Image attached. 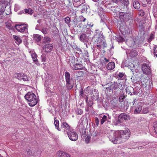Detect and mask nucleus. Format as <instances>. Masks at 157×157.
<instances>
[{
  "label": "nucleus",
  "mask_w": 157,
  "mask_h": 157,
  "mask_svg": "<svg viewBox=\"0 0 157 157\" xmlns=\"http://www.w3.org/2000/svg\"><path fill=\"white\" fill-rule=\"evenodd\" d=\"M86 136V133L85 130L84 129L82 130L81 136L82 137L85 138Z\"/></svg>",
  "instance_id": "40"
},
{
  "label": "nucleus",
  "mask_w": 157,
  "mask_h": 157,
  "mask_svg": "<svg viewBox=\"0 0 157 157\" xmlns=\"http://www.w3.org/2000/svg\"><path fill=\"white\" fill-rule=\"evenodd\" d=\"M154 54L157 57V47L154 49Z\"/></svg>",
  "instance_id": "53"
},
{
  "label": "nucleus",
  "mask_w": 157,
  "mask_h": 157,
  "mask_svg": "<svg viewBox=\"0 0 157 157\" xmlns=\"http://www.w3.org/2000/svg\"><path fill=\"white\" fill-rule=\"evenodd\" d=\"M140 82L145 87L147 86L149 82V81L148 80L147 76L144 74L141 75Z\"/></svg>",
  "instance_id": "10"
},
{
  "label": "nucleus",
  "mask_w": 157,
  "mask_h": 157,
  "mask_svg": "<svg viewBox=\"0 0 157 157\" xmlns=\"http://www.w3.org/2000/svg\"><path fill=\"white\" fill-rule=\"evenodd\" d=\"M83 93V90L82 88H81L80 91V95L82 97Z\"/></svg>",
  "instance_id": "54"
},
{
  "label": "nucleus",
  "mask_w": 157,
  "mask_h": 157,
  "mask_svg": "<svg viewBox=\"0 0 157 157\" xmlns=\"http://www.w3.org/2000/svg\"><path fill=\"white\" fill-rule=\"evenodd\" d=\"M15 27L18 31L23 33L27 29L28 25L26 24H21V25L16 24Z\"/></svg>",
  "instance_id": "11"
},
{
  "label": "nucleus",
  "mask_w": 157,
  "mask_h": 157,
  "mask_svg": "<svg viewBox=\"0 0 157 157\" xmlns=\"http://www.w3.org/2000/svg\"><path fill=\"white\" fill-rule=\"evenodd\" d=\"M149 111L148 109L147 108H144L141 111V113L145 114L148 113Z\"/></svg>",
  "instance_id": "37"
},
{
  "label": "nucleus",
  "mask_w": 157,
  "mask_h": 157,
  "mask_svg": "<svg viewBox=\"0 0 157 157\" xmlns=\"http://www.w3.org/2000/svg\"><path fill=\"white\" fill-rule=\"evenodd\" d=\"M65 76L66 81V86L68 90L71 89L73 87V85L71 83V78H70V75L69 73L66 71L65 73Z\"/></svg>",
  "instance_id": "4"
},
{
  "label": "nucleus",
  "mask_w": 157,
  "mask_h": 157,
  "mask_svg": "<svg viewBox=\"0 0 157 157\" xmlns=\"http://www.w3.org/2000/svg\"><path fill=\"white\" fill-rule=\"evenodd\" d=\"M154 35L152 34H151L149 37L148 39V41L149 42H151V41L154 38Z\"/></svg>",
  "instance_id": "46"
},
{
  "label": "nucleus",
  "mask_w": 157,
  "mask_h": 157,
  "mask_svg": "<svg viewBox=\"0 0 157 157\" xmlns=\"http://www.w3.org/2000/svg\"><path fill=\"white\" fill-rule=\"evenodd\" d=\"M32 58L33 59V62L35 63H36L38 61L37 59V55L35 53H33L31 55Z\"/></svg>",
  "instance_id": "30"
},
{
  "label": "nucleus",
  "mask_w": 157,
  "mask_h": 157,
  "mask_svg": "<svg viewBox=\"0 0 157 157\" xmlns=\"http://www.w3.org/2000/svg\"><path fill=\"white\" fill-rule=\"evenodd\" d=\"M153 128L154 132L157 134V122H155L154 123V124Z\"/></svg>",
  "instance_id": "43"
},
{
  "label": "nucleus",
  "mask_w": 157,
  "mask_h": 157,
  "mask_svg": "<svg viewBox=\"0 0 157 157\" xmlns=\"http://www.w3.org/2000/svg\"><path fill=\"white\" fill-rule=\"evenodd\" d=\"M76 112L78 114H82L83 113L82 110L80 109H77L76 110Z\"/></svg>",
  "instance_id": "42"
},
{
  "label": "nucleus",
  "mask_w": 157,
  "mask_h": 157,
  "mask_svg": "<svg viewBox=\"0 0 157 157\" xmlns=\"http://www.w3.org/2000/svg\"><path fill=\"white\" fill-rule=\"evenodd\" d=\"M53 48L52 44H48L45 45L43 48V50L46 52H51Z\"/></svg>",
  "instance_id": "14"
},
{
  "label": "nucleus",
  "mask_w": 157,
  "mask_h": 157,
  "mask_svg": "<svg viewBox=\"0 0 157 157\" xmlns=\"http://www.w3.org/2000/svg\"><path fill=\"white\" fill-rule=\"evenodd\" d=\"M24 10L25 13L28 14H32L33 12V10L30 8H29L28 9H25Z\"/></svg>",
  "instance_id": "32"
},
{
  "label": "nucleus",
  "mask_w": 157,
  "mask_h": 157,
  "mask_svg": "<svg viewBox=\"0 0 157 157\" xmlns=\"http://www.w3.org/2000/svg\"><path fill=\"white\" fill-rule=\"evenodd\" d=\"M90 136H87L86 138L85 139V142L86 143H89L90 140L91 138H90Z\"/></svg>",
  "instance_id": "51"
},
{
  "label": "nucleus",
  "mask_w": 157,
  "mask_h": 157,
  "mask_svg": "<svg viewBox=\"0 0 157 157\" xmlns=\"http://www.w3.org/2000/svg\"><path fill=\"white\" fill-rule=\"evenodd\" d=\"M51 38L48 36H45L44 37L43 41L44 43H48L51 42Z\"/></svg>",
  "instance_id": "29"
},
{
  "label": "nucleus",
  "mask_w": 157,
  "mask_h": 157,
  "mask_svg": "<svg viewBox=\"0 0 157 157\" xmlns=\"http://www.w3.org/2000/svg\"><path fill=\"white\" fill-rule=\"evenodd\" d=\"M88 97H86V103H87V105L89 107H91L92 106V105L93 104V102L91 100H89L88 101Z\"/></svg>",
  "instance_id": "33"
},
{
  "label": "nucleus",
  "mask_w": 157,
  "mask_h": 157,
  "mask_svg": "<svg viewBox=\"0 0 157 157\" xmlns=\"http://www.w3.org/2000/svg\"><path fill=\"white\" fill-rule=\"evenodd\" d=\"M119 17L121 20L124 22L129 21L130 22L132 20V16L130 14L124 12H121L119 13Z\"/></svg>",
  "instance_id": "5"
},
{
  "label": "nucleus",
  "mask_w": 157,
  "mask_h": 157,
  "mask_svg": "<svg viewBox=\"0 0 157 157\" xmlns=\"http://www.w3.org/2000/svg\"><path fill=\"white\" fill-rule=\"evenodd\" d=\"M99 119L97 117H95V124L98 126L99 124Z\"/></svg>",
  "instance_id": "50"
},
{
  "label": "nucleus",
  "mask_w": 157,
  "mask_h": 157,
  "mask_svg": "<svg viewBox=\"0 0 157 157\" xmlns=\"http://www.w3.org/2000/svg\"><path fill=\"white\" fill-rule=\"evenodd\" d=\"M124 75H125L124 73L120 72L118 75V76L120 79L123 80L124 78Z\"/></svg>",
  "instance_id": "41"
},
{
  "label": "nucleus",
  "mask_w": 157,
  "mask_h": 157,
  "mask_svg": "<svg viewBox=\"0 0 157 157\" xmlns=\"http://www.w3.org/2000/svg\"><path fill=\"white\" fill-rule=\"evenodd\" d=\"M82 64H76L75 66V70L82 69Z\"/></svg>",
  "instance_id": "36"
},
{
  "label": "nucleus",
  "mask_w": 157,
  "mask_h": 157,
  "mask_svg": "<svg viewBox=\"0 0 157 157\" xmlns=\"http://www.w3.org/2000/svg\"><path fill=\"white\" fill-rule=\"evenodd\" d=\"M93 38H96L95 42L97 43L98 48L101 49L106 47L107 44L103 38V35L101 31H99L98 29L96 30Z\"/></svg>",
  "instance_id": "2"
},
{
  "label": "nucleus",
  "mask_w": 157,
  "mask_h": 157,
  "mask_svg": "<svg viewBox=\"0 0 157 157\" xmlns=\"http://www.w3.org/2000/svg\"><path fill=\"white\" fill-rule=\"evenodd\" d=\"M65 3L67 4L68 5H70L71 3V1L70 0H65Z\"/></svg>",
  "instance_id": "55"
},
{
  "label": "nucleus",
  "mask_w": 157,
  "mask_h": 157,
  "mask_svg": "<svg viewBox=\"0 0 157 157\" xmlns=\"http://www.w3.org/2000/svg\"><path fill=\"white\" fill-rule=\"evenodd\" d=\"M6 27L9 29H12L13 28L12 25L9 23L6 22Z\"/></svg>",
  "instance_id": "39"
},
{
  "label": "nucleus",
  "mask_w": 157,
  "mask_h": 157,
  "mask_svg": "<svg viewBox=\"0 0 157 157\" xmlns=\"http://www.w3.org/2000/svg\"><path fill=\"white\" fill-rule=\"evenodd\" d=\"M142 69L143 73L146 75L149 74L151 72L150 68L149 66L146 63L142 65Z\"/></svg>",
  "instance_id": "12"
},
{
  "label": "nucleus",
  "mask_w": 157,
  "mask_h": 157,
  "mask_svg": "<svg viewBox=\"0 0 157 157\" xmlns=\"http://www.w3.org/2000/svg\"><path fill=\"white\" fill-rule=\"evenodd\" d=\"M142 109V105L141 103H139L138 104V105L135 109L134 111V113L137 114L141 113Z\"/></svg>",
  "instance_id": "19"
},
{
  "label": "nucleus",
  "mask_w": 157,
  "mask_h": 157,
  "mask_svg": "<svg viewBox=\"0 0 157 157\" xmlns=\"http://www.w3.org/2000/svg\"><path fill=\"white\" fill-rule=\"evenodd\" d=\"M27 152V154L28 155H34V153H33L32 151L29 149H27L26 150Z\"/></svg>",
  "instance_id": "49"
},
{
  "label": "nucleus",
  "mask_w": 157,
  "mask_h": 157,
  "mask_svg": "<svg viewBox=\"0 0 157 157\" xmlns=\"http://www.w3.org/2000/svg\"><path fill=\"white\" fill-rule=\"evenodd\" d=\"M13 37L15 40V43L19 45L22 42V40L19 37L15 35H13Z\"/></svg>",
  "instance_id": "22"
},
{
  "label": "nucleus",
  "mask_w": 157,
  "mask_h": 157,
  "mask_svg": "<svg viewBox=\"0 0 157 157\" xmlns=\"http://www.w3.org/2000/svg\"><path fill=\"white\" fill-rule=\"evenodd\" d=\"M41 58L43 62H45L46 61V57L45 55H42L41 56Z\"/></svg>",
  "instance_id": "47"
},
{
  "label": "nucleus",
  "mask_w": 157,
  "mask_h": 157,
  "mask_svg": "<svg viewBox=\"0 0 157 157\" xmlns=\"http://www.w3.org/2000/svg\"><path fill=\"white\" fill-rule=\"evenodd\" d=\"M122 86V85L120 83H115L114 85V86L113 87V89L114 90H117V89L118 88L119 89H122V88H121L120 86Z\"/></svg>",
  "instance_id": "26"
},
{
  "label": "nucleus",
  "mask_w": 157,
  "mask_h": 157,
  "mask_svg": "<svg viewBox=\"0 0 157 157\" xmlns=\"http://www.w3.org/2000/svg\"><path fill=\"white\" fill-rule=\"evenodd\" d=\"M74 6L78 7L85 2V0H72Z\"/></svg>",
  "instance_id": "17"
},
{
  "label": "nucleus",
  "mask_w": 157,
  "mask_h": 157,
  "mask_svg": "<svg viewBox=\"0 0 157 157\" xmlns=\"http://www.w3.org/2000/svg\"><path fill=\"white\" fill-rule=\"evenodd\" d=\"M89 8L88 6L86 5H83L82 6V8L81 9V13H86L88 9Z\"/></svg>",
  "instance_id": "23"
},
{
  "label": "nucleus",
  "mask_w": 157,
  "mask_h": 157,
  "mask_svg": "<svg viewBox=\"0 0 157 157\" xmlns=\"http://www.w3.org/2000/svg\"><path fill=\"white\" fill-rule=\"evenodd\" d=\"M132 82L134 83L139 82L140 83V78L136 74L131 78Z\"/></svg>",
  "instance_id": "18"
},
{
  "label": "nucleus",
  "mask_w": 157,
  "mask_h": 157,
  "mask_svg": "<svg viewBox=\"0 0 157 157\" xmlns=\"http://www.w3.org/2000/svg\"><path fill=\"white\" fill-rule=\"evenodd\" d=\"M146 1L147 2V3L150 4L151 3V0H146Z\"/></svg>",
  "instance_id": "60"
},
{
  "label": "nucleus",
  "mask_w": 157,
  "mask_h": 157,
  "mask_svg": "<svg viewBox=\"0 0 157 157\" xmlns=\"http://www.w3.org/2000/svg\"><path fill=\"white\" fill-rule=\"evenodd\" d=\"M57 155L59 157H71L69 153L62 151H58Z\"/></svg>",
  "instance_id": "16"
},
{
  "label": "nucleus",
  "mask_w": 157,
  "mask_h": 157,
  "mask_svg": "<svg viewBox=\"0 0 157 157\" xmlns=\"http://www.w3.org/2000/svg\"><path fill=\"white\" fill-rule=\"evenodd\" d=\"M47 29L45 28H43L41 29V32L44 34H47L48 33Z\"/></svg>",
  "instance_id": "45"
},
{
  "label": "nucleus",
  "mask_w": 157,
  "mask_h": 157,
  "mask_svg": "<svg viewBox=\"0 0 157 157\" xmlns=\"http://www.w3.org/2000/svg\"><path fill=\"white\" fill-rule=\"evenodd\" d=\"M138 15L141 16H143L144 15V12L143 10H140L139 11Z\"/></svg>",
  "instance_id": "44"
},
{
  "label": "nucleus",
  "mask_w": 157,
  "mask_h": 157,
  "mask_svg": "<svg viewBox=\"0 0 157 157\" xmlns=\"http://www.w3.org/2000/svg\"><path fill=\"white\" fill-rule=\"evenodd\" d=\"M120 2L126 6H128L129 4L128 0H120Z\"/></svg>",
  "instance_id": "34"
},
{
  "label": "nucleus",
  "mask_w": 157,
  "mask_h": 157,
  "mask_svg": "<svg viewBox=\"0 0 157 157\" xmlns=\"http://www.w3.org/2000/svg\"><path fill=\"white\" fill-rule=\"evenodd\" d=\"M56 117L54 118V125L55 126L56 128L57 129L58 131H60V128H59V121L58 120H56Z\"/></svg>",
  "instance_id": "27"
},
{
  "label": "nucleus",
  "mask_w": 157,
  "mask_h": 157,
  "mask_svg": "<svg viewBox=\"0 0 157 157\" xmlns=\"http://www.w3.org/2000/svg\"><path fill=\"white\" fill-rule=\"evenodd\" d=\"M41 22V19H39L37 21V22L38 23L40 24Z\"/></svg>",
  "instance_id": "62"
},
{
  "label": "nucleus",
  "mask_w": 157,
  "mask_h": 157,
  "mask_svg": "<svg viewBox=\"0 0 157 157\" xmlns=\"http://www.w3.org/2000/svg\"><path fill=\"white\" fill-rule=\"evenodd\" d=\"M39 25H37L35 27V29L36 30H38L39 28Z\"/></svg>",
  "instance_id": "59"
},
{
  "label": "nucleus",
  "mask_w": 157,
  "mask_h": 157,
  "mask_svg": "<svg viewBox=\"0 0 157 157\" xmlns=\"http://www.w3.org/2000/svg\"><path fill=\"white\" fill-rule=\"evenodd\" d=\"M117 101L116 99H113L111 101L110 103V106L112 108H114L118 106Z\"/></svg>",
  "instance_id": "21"
},
{
  "label": "nucleus",
  "mask_w": 157,
  "mask_h": 157,
  "mask_svg": "<svg viewBox=\"0 0 157 157\" xmlns=\"http://www.w3.org/2000/svg\"><path fill=\"white\" fill-rule=\"evenodd\" d=\"M77 50L78 51H79L80 52H82V51L80 48L77 47L76 48Z\"/></svg>",
  "instance_id": "58"
},
{
  "label": "nucleus",
  "mask_w": 157,
  "mask_h": 157,
  "mask_svg": "<svg viewBox=\"0 0 157 157\" xmlns=\"http://www.w3.org/2000/svg\"><path fill=\"white\" fill-rule=\"evenodd\" d=\"M22 75H23V73H16L15 74V77L18 79L21 80V78Z\"/></svg>",
  "instance_id": "31"
},
{
  "label": "nucleus",
  "mask_w": 157,
  "mask_h": 157,
  "mask_svg": "<svg viewBox=\"0 0 157 157\" xmlns=\"http://www.w3.org/2000/svg\"><path fill=\"white\" fill-rule=\"evenodd\" d=\"M115 67V64L114 62H111L109 63L106 66V68L109 70H113Z\"/></svg>",
  "instance_id": "20"
},
{
  "label": "nucleus",
  "mask_w": 157,
  "mask_h": 157,
  "mask_svg": "<svg viewBox=\"0 0 157 157\" xmlns=\"http://www.w3.org/2000/svg\"><path fill=\"white\" fill-rule=\"evenodd\" d=\"M61 127L63 129L65 133H67L72 128L70 127L69 125L66 122H63L61 124Z\"/></svg>",
  "instance_id": "13"
},
{
  "label": "nucleus",
  "mask_w": 157,
  "mask_h": 157,
  "mask_svg": "<svg viewBox=\"0 0 157 157\" xmlns=\"http://www.w3.org/2000/svg\"><path fill=\"white\" fill-rule=\"evenodd\" d=\"M79 39L82 42L84 43L86 45V47L88 48V44L89 39L88 36L84 33H82L79 37Z\"/></svg>",
  "instance_id": "8"
},
{
  "label": "nucleus",
  "mask_w": 157,
  "mask_h": 157,
  "mask_svg": "<svg viewBox=\"0 0 157 157\" xmlns=\"http://www.w3.org/2000/svg\"><path fill=\"white\" fill-rule=\"evenodd\" d=\"M67 133L69 139L71 141H75L78 139V134L72 129H71V130L69 131H68Z\"/></svg>",
  "instance_id": "7"
},
{
  "label": "nucleus",
  "mask_w": 157,
  "mask_h": 157,
  "mask_svg": "<svg viewBox=\"0 0 157 157\" xmlns=\"http://www.w3.org/2000/svg\"><path fill=\"white\" fill-rule=\"evenodd\" d=\"M99 118L101 120V124L102 125L104 122L107 121L110 123L109 120L111 119V117L108 113L101 114L99 115Z\"/></svg>",
  "instance_id": "6"
},
{
  "label": "nucleus",
  "mask_w": 157,
  "mask_h": 157,
  "mask_svg": "<svg viewBox=\"0 0 157 157\" xmlns=\"http://www.w3.org/2000/svg\"><path fill=\"white\" fill-rule=\"evenodd\" d=\"M87 31H88V32L89 33H91V30L89 29H88L87 30Z\"/></svg>",
  "instance_id": "63"
},
{
  "label": "nucleus",
  "mask_w": 157,
  "mask_h": 157,
  "mask_svg": "<svg viewBox=\"0 0 157 157\" xmlns=\"http://www.w3.org/2000/svg\"><path fill=\"white\" fill-rule=\"evenodd\" d=\"M97 133L96 131L92 132L90 134V138L93 140H95L97 139Z\"/></svg>",
  "instance_id": "25"
},
{
  "label": "nucleus",
  "mask_w": 157,
  "mask_h": 157,
  "mask_svg": "<svg viewBox=\"0 0 157 157\" xmlns=\"http://www.w3.org/2000/svg\"><path fill=\"white\" fill-rule=\"evenodd\" d=\"M21 80H23L24 81H27L28 80V78L26 75H25L23 73L22 77L21 78Z\"/></svg>",
  "instance_id": "35"
},
{
  "label": "nucleus",
  "mask_w": 157,
  "mask_h": 157,
  "mask_svg": "<svg viewBox=\"0 0 157 157\" xmlns=\"http://www.w3.org/2000/svg\"><path fill=\"white\" fill-rule=\"evenodd\" d=\"M125 97L123 94H121L119 98V101L120 102H122L123 101V100L125 98Z\"/></svg>",
  "instance_id": "38"
},
{
  "label": "nucleus",
  "mask_w": 157,
  "mask_h": 157,
  "mask_svg": "<svg viewBox=\"0 0 157 157\" xmlns=\"http://www.w3.org/2000/svg\"><path fill=\"white\" fill-rule=\"evenodd\" d=\"M106 89L108 90H112V87L111 86L109 87H106Z\"/></svg>",
  "instance_id": "61"
},
{
  "label": "nucleus",
  "mask_w": 157,
  "mask_h": 157,
  "mask_svg": "<svg viewBox=\"0 0 157 157\" xmlns=\"http://www.w3.org/2000/svg\"><path fill=\"white\" fill-rule=\"evenodd\" d=\"M42 38V37L39 34H35L34 35L33 38L34 40L37 42L40 41Z\"/></svg>",
  "instance_id": "24"
},
{
  "label": "nucleus",
  "mask_w": 157,
  "mask_h": 157,
  "mask_svg": "<svg viewBox=\"0 0 157 157\" xmlns=\"http://www.w3.org/2000/svg\"><path fill=\"white\" fill-rule=\"evenodd\" d=\"M130 136V132L128 128L123 131H115L111 130L108 133V137L109 139L114 144L117 143V141L121 138L127 140Z\"/></svg>",
  "instance_id": "1"
},
{
  "label": "nucleus",
  "mask_w": 157,
  "mask_h": 157,
  "mask_svg": "<svg viewBox=\"0 0 157 157\" xmlns=\"http://www.w3.org/2000/svg\"><path fill=\"white\" fill-rule=\"evenodd\" d=\"M133 4L134 7L136 9L138 10L140 7V4L137 1L133 2Z\"/></svg>",
  "instance_id": "28"
},
{
  "label": "nucleus",
  "mask_w": 157,
  "mask_h": 157,
  "mask_svg": "<svg viewBox=\"0 0 157 157\" xmlns=\"http://www.w3.org/2000/svg\"><path fill=\"white\" fill-rule=\"evenodd\" d=\"M98 14L101 19V22H105L107 21L106 16L105 13L104 12L102 8L100 7L98 9Z\"/></svg>",
  "instance_id": "9"
},
{
  "label": "nucleus",
  "mask_w": 157,
  "mask_h": 157,
  "mask_svg": "<svg viewBox=\"0 0 157 157\" xmlns=\"http://www.w3.org/2000/svg\"><path fill=\"white\" fill-rule=\"evenodd\" d=\"M25 98L29 102L30 106L33 107L36 105L38 101L35 94L32 92H28L25 96Z\"/></svg>",
  "instance_id": "3"
},
{
  "label": "nucleus",
  "mask_w": 157,
  "mask_h": 157,
  "mask_svg": "<svg viewBox=\"0 0 157 157\" xmlns=\"http://www.w3.org/2000/svg\"><path fill=\"white\" fill-rule=\"evenodd\" d=\"M70 20V18L69 17H67L65 18V21L66 24H67L68 25H69Z\"/></svg>",
  "instance_id": "48"
},
{
  "label": "nucleus",
  "mask_w": 157,
  "mask_h": 157,
  "mask_svg": "<svg viewBox=\"0 0 157 157\" xmlns=\"http://www.w3.org/2000/svg\"><path fill=\"white\" fill-rule=\"evenodd\" d=\"M130 53L132 55V53H133V54L132 55L133 56H135L137 55V53L135 50H132L130 52Z\"/></svg>",
  "instance_id": "52"
},
{
  "label": "nucleus",
  "mask_w": 157,
  "mask_h": 157,
  "mask_svg": "<svg viewBox=\"0 0 157 157\" xmlns=\"http://www.w3.org/2000/svg\"><path fill=\"white\" fill-rule=\"evenodd\" d=\"M109 59H107L105 58L103 60V62L105 63H106L109 61Z\"/></svg>",
  "instance_id": "57"
},
{
  "label": "nucleus",
  "mask_w": 157,
  "mask_h": 157,
  "mask_svg": "<svg viewBox=\"0 0 157 157\" xmlns=\"http://www.w3.org/2000/svg\"><path fill=\"white\" fill-rule=\"evenodd\" d=\"M155 101H156L154 99L152 101V103H155Z\"/></svg>",
  "instance_id": "64"
},
{
  "label": "nucleus",
  "mask_w": 157,
  "mask_h": 157,
  "mask_svg": "<svg viewBox=\"0 0 157 157\" xmlns=\"http://www.w3.org/2000/svg\"><path fill=\"white\" fill-rule=\"evenodd\" d=\"M84 55L85 56L87 57H89V54L87 51H85V53H84Z\"/></svg>",
  "instance_id": "56"
},
{
  "label": "nucleus",
  "mask_w": 157,
  "mask_h": 157,
  "mask_svg": "<svg viewBox=\"0 0 157 157\" xmlns=\"http://www.w3.org/2000/svg\"><path fill=\"white\" fill-rule=\"evenodd\" d=\"M118 119L121 121L126 120L129 119V116L126 114L121 113L119 116Z\"/></svg>",
  "instance_id": "15"
}]
</instances>
